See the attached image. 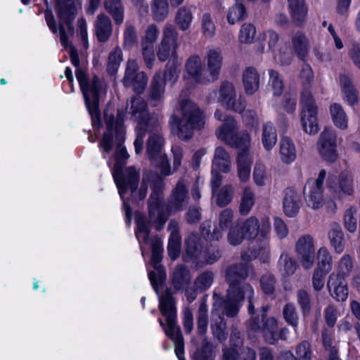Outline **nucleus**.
<instances>
[{
  "label": "nucleus",
  "instance_id": "nucleus-46",
  "mask_svg": "<svg viewBox=\"0 0 360 360\" xmlns=\"http://www.w3.org/2000/svg\"><path fill=\"white\" fill-rule=\"evenodd\" d=\"M105 8L112 15L116 24L120 25L124 20V8L121 0H105Z\"/></svg>",
  "mask_w": 360,
  "mask_h": 360
},
{
  "label": "nucleus",
  "instance_id": "nucleus-3",
  "mask_svg": "<svg viewBox=\"0 0 360 360\" xmlns=\"http://www.w3.org/2000/svg\"><path fill=\"white\" fill-rule=\"evenodd\" d=\"M252 269L248 264L230 266L226 272V280L230 285L226 300L222 301L216 293L213 295L214 309L212 311L213 322L211 324V330L213 335L220 342L226 340L227 333L226 323L217 311L219 307H223L224 313L227 316L233 317L238 314L241 302L248 299L249 301L248 311L252 315L254 314L252 303L254 290L250 284L241 283L248 277Z\"/></svg>",
  "mask_w": 360,
  "mask_h": 360
},
{
  "label": "nucleus",
  "instance_id": "nucleus-22",
  "mask_svg": "<svg viewBox=\"0 0 360 360\" xmlns=\"http://www.w3.org/2000/svg\"><path fill=\"white\" fill-rule=\"evenodd\" d=\"M219 101L227 109L233 110L236 112H241L243 109V102L239 99L236 103V93L233 85L231 83L224 82L219 88Z\"/></svg>",
  "mask_w": 360,
  "mask_h": 360
},
{
  "label": "nucleus",
  "instance_id": "nucleus-61",
  "mask_svg": "<svg viewBox=\"0 0 360 360\" xmlns=\"http://www.w3.org/2000/svg\"><path fill=\"white\" fill-rule=\"evenodd\" d=\"M234 188L231 185L223 186L217 195V204L219 207H225L229 204L233 197Z\"/></svg>",
  "mask_w": 360,
  "mask_h": 360
},
{
  "label": "nucleus",
  "instance_id": "nucleus-43",
  "mask_svg": "<svg viewBox=\"0 0 360 360\" xmlns=\"http://www.w3.org/2000/svg\"><path fill=\"white\" fill-rule=\"evenodd\" d=\"M252 179L258 187H265L271 183V176L266 167L261 164L256 163L252 172Z\"/></svg>",
  "mask_w": 360,
  "mask_h": 360
},
{
  "label": "nucleus",
  "instance_id": "nucleus-12",
  "mask_svg": "<svg viewBox=\"0 0 360 360\" xmlns=\"http://www.w3.org/2000/svg\"><path fill=\"white\" fill-rule=\"evenodd\" d=\"M248 327L253 331H260L265 341L269 344H274L279 340H286L290 333L286 328L278 329L277 320L274 317L266 318L264 314L262 315L261 321L252 315L248 322Z\"/></svg>",
  "mask_w": 360,
  "mask_h": 360
},
{
  "label": "nucleus",
  "instance_id": "nucleus-27",
  "mask_svg": "<svg viewBox=\"0 0 360 360\" xmlns=\"http://www.w3.org/2000/svg\"><path fill=\"white\" fill-rule=\"evenodd\" d=\"M290 47L295 55L303 61L307 59L311 49L308 37L301 31H297L292 35Z\"/></svg>",
  "mask_w": 360,
  "mask_h": 360
},
{
  "label": "nucleus",
  "instance_id": "nucleus-13",
  "mask_svg": "<svg viewBox=\"0 0 360 360\" xmlns=\"http://www.w3.org/2000/svg\"><path fill=\"white\" fill-rule=\"evenodd\" d=\"M179 34L172 24H166L162 30L161 41L158 47L157 56L160 61L176 62L180 60L177 55Z\"/></svg>",
  "mask_w": 360,
  "mask_h": 360
},
{
  "label": "nucleus",
  "instance_id": "nucleus-45",
  "mask_svg": "<svg viewBox=\"0 0 360 360\" xmlns=\"http://www.w3.org/2000/svg\"><path fill=\"white\" fill-rule=\"evenodd\" d=\"M200 28L202 37L207 39H212L216 34V24L213 16L209 13H204L200 18Z\"/></svg>",
  "mask_w": 360,
  "mask_h": 360
},
{
  "label": "nucleus",
  "instance_id": "nucleus-20",
  "mask_svg": "<svg viewBox=\"0 0 360 360\" xmlns=\"http://www.w3.org/2000/svg\"><path fill=\"white\" fill-rule=\"evenodd\" d=\"M185 77L193 80L197 84H208L209 79L203 67L201 58L198 55L190 56L185 63Z\"/></svg>",
  "mask_w": 360,
  "mask_h": 360
},
{
  "label": "nucleus",
  "instance_id": "nucleus-63",
  "mask_svg": "<svg viewBox=\"0 0 360 360\" xmlns=\"http://www.w3.org/2000/svg\"><path fill=\"white\" fill-rule=\"evenodd\" d=\"M260 285L262 290L266 295L273 294L276 286L275 277L270 274H266L262 276L260 279Z\"/></svg>",
  "mask_w": 360,
  "mask_h": 360
},
{
  "label": "nucleus",
  "instance_id": "nucleus-35",
  "mask_svg": "<svg viewBox=\"0 0 360 360\" xmlns=\"http://www.w3.org/2000/svg\"><path fill=\"white\" fill-rule=\"evenodd\" d=\"M330 244L335 252L342 253L345 250L344 233L340 224L333 223L328 233Z\"/></svg>",
  "mask_w": 360,
  "mask_h": 360
},
{
  "label": "nucleus",
  "instance_id": "nucleus-11",
  "mask_svg": "<svg viewBox=\"0 0 360 360\" xmlns=\"http://www.w3.org/2000/svg\"><path fill=\"white\" fill-rule=\"evenodd\" d=\"M300 122L303 131L310 135L316 134L319 131L318 122L319 108L314 96L304 90L300 98Z\"/></svg>",
  "mask_w": 360,
  "mask_h": 360
},
{
  "label": "nucleus",
  "instance_id": "nucleus-62",
  "mask_svg": "<svg viewBox=\"0 0 360 360\" xmlns=\"http://www.w3.org/2000/svg\"><path fill=\"white\" fill-rule=\"evenodd\" d=\"M269 84L272 89L273 94L275 96H279L283 91V82L282 79L280 77L279 74L273 70H270L269 72Z\"/></svg>",
  "mask_w": 360,
  "mask_h": 360
},
{
  "label": "nucleus",
  "instance_id": "nucleus-8",
  "mask_svg": "<svg viewBox=\"0 0 360 360\" xmlns=\"http://www.w3.org/2000/svg\"><path fill=\"white\" fill-rule=\"evenodd\" d=\"M75 75L91 117L94 132L96 134L101 126V118L98 111V92L100 89L98 78L95 76L91 80L89 79L86 72L79 68L77 69Z\"/></svg>",
  "mask_w": 360,
  "mask_h": 360
},
{
  "label": "nucleus",
  "instance_id": "nucleus-59",
  "mask_svg": "<svg viewBox=\"0 0 360 360\" xmlns=\"http://www.w3.org/2000/svg\"><path fill=\"white\" fill-rule=\"evenodd\" d=\"M283 315L285 321L294 327L295 331H297L298 315L295 304L287 303L283 309Z\"/></svg>",
  "mask_w": 360,
  "mask_h": 360
},
{
  "label": "nucleus",
  "instance_id": "nucleus-39",
  "mask_svg": "<svg viewBox=\"0 0 360 360\" xmlns=\"http://www.w3.org/2000/svg\"><path fill=\"white\" fill-rule=\"evenodd\" d=\"M256 196L253 189L250 186H245L242 193L239 212L243 216L248 215L255 204Z\"/></svg>",
  "mask_w": 360,
  "mask_h": 360
},
{
  "label": "nucleus",
  "instance_id": "nucleus-24",
  "mask_svg": "<svg viewBox=\"0 0 360 360\" xmlns=\"http://www.w3.org/2000/svg\"><path fill=\"white\" fill-rule=\"evenodd\" d=\"M327 288L330 295L338 302H344L348 297V288L345 279L338 277L332 273L327 282Z\"/></svg>",
  "mask_w": 360,
  "mask_h": 360
},
{
  "label": "nucleus",
  "instance_id": "nucleus-42",
  "mask_svg": "<svg viewBox=\"0 0 360 360\" xmlns=\"http://www.w3.org/2000/svg\"><path fill=\"white\" fill-rule=\"evenodd\" d=\"M296 261L286 252H283L278 262V269L283 277L294 274L297 269Z\"/></svg>",
  "mask_w": 360,
  "mask_h": 360
},
{
  "label": "nucleus",
  "instance_id": "nucleus-15",
  "mask_svg": "<svg viewBox=\"0 0 360 360\" xmlns=\"http://www.w3.org/2000/svg\"><path fill=\"white\" fill-rule=\"evenodd\" d=\"M248 240H259L266 238L271 233V224L268 216L259 219L256 216H250L240 222Z\"/></svg>",
  "mask_w": 360,
  "mask_h": 360
},
{
  "label": "nucleus",
  "instance_id": "nucleus-2",
  "mask_svg": "<svg viewBox=\"0 0 360 360\" xmlns=\"http://www.w3.org/2000/svg\"><path fill=\"white\" fill-rule=\"evenodd\" d=\"M136 224L135 233L143 257L146 251L145 245L150 244L151 248L150 264L154 268V271H148V277L153 289L158 295L159 309L166 318V324L161 319H159L158 321L167 336L174 342V351L179 360H186L183 356L184 352V339L180 328L176 325V308L174 298L169 289L166 288L162 294H160L158 290L159 285H162L166 278L165 271L160 264L163 252L162 241L156 237L153 238L149 237V224L144 215L136 214Z\"/></svg>",
  "mask_w": 360,
  "mask_h": 360
},
{
  "label": "nucleus",
  "instance_id": "nucleus-41",
  "mask_svg": "<svg viewBox=\"0 0 360 360\" xmlns=\"http://www.w3.org/2000/svg\"><path fill=\"white\" fill-rule=\"evenodd\" d=\"M277 132L274 126L267 122L263 125L262 134V143L266 150H271L277 143Z\"/></svg>",
  "mask_w": 360,
  "mask_h": 360
},
{
  "label": "nucleus",
  "instance_id": "nucleus-17",
  "mask_svg": "<svg viewBox=\"0 0 360 360\" xmlns=\"http://www.w3.org/2000/svg\"><path fill=\"white\" fill-rule=\"evenodd\" d=\"M139 65L135 60H129L127 63L123 84L131 87L136 94H142L148 84V77L144 72H138Z\"/></svg>",
  "mask_w": 360,
  "mask_h": 360
},
{
  "label": "nucleus",
  "instance_id": "nucleus-36",
  "mask_svg": "<svg viewBox=\"0 0 360 360\" xmlns=\"http://www.w3.org/2000/svg\"><path fill=\"white\" fill-rule=\"evenodd\" d=\"M329 111L333 124L342 130L348 128V116L342 107L338 103H333L329 106Z\"/></svg>",
  "mask_w": 360,
  "mask_h": 360
},
{
  "label": "nucleus",
  "instance_id": "nucleus-56",
  "mask_svg": "<svg viewBox=\"0 0 360 360\" xmlns=\"http://www.w3.org/2000/svg\"><path fill=\"white\" fill-rule=\"evenodd\" d=\"M122 60V50L120 48L117 47L114 49L109 54L108 63L107 66L108 72L110 75L115 74L119 69Z\"/></svg>",
  "mask_w": 360,
  "mask_h": 360
},
{
  "label": "nucleus",
  "instance_id": "nucleus-7",
  "mask_svg": "<svg viewBox=\"0 0 360 360\" xmlns=\"http://www.w3.org/2000/svg\"><path fill=\"white\" fill-rule=\"evenodd\" d=\"M120 112L124 118H129L137 122L136 139L134 145L136 154H140L143 148L144 137L147 130H152L158 125L157 119L151 117L148 111L147 103L145 100L139 96L131 97L129 103L126 108V113L118 110L117 115ZM118 115L115 120L113 117V127L115 126Z\"/></svg>",
  "mask_w": 360,
  "mask_h": 360
},
{
  "label": "nucleus",
  "instance_id": "nucleus-50",
  "mask_svg": "<svg viewBox=\"0 0 360 360\" xmlns=\"http://www.w3.org/2000/svg\"><path fill=\"white\" fill-rule=\"evenodd\" d=\"M207 325V305L206 304V299H202L200 302L197 318V329L198 333L200 335H204L206 333Z\"/></svg>",
  "mask_w": 360,
  "mask_h": 360
},
{
  "label": "nucleus",
  "instance_id": "nucleus-60",
  "mask_svg": "<svg viewBox=\"0 0 360 360\" xmlns=\"http://www.w3.org/2000/svg\"><path fill=\"white\" fill-rule=\"evenodd\" d=\"M152 165L157 167L162 176H167L172 174L175 171L172 169L167 155L165 153L160 157L150 160Z\"/></svg>",
  "mask_w": 360,
  "mask_h": 360
},
{
  "label": "nucleus",
  "instance_id": "nucleus-4",
  "mask_svg": "<svg viewBox=\"0 0 360 360\" xmlns=\"http://www.w3.org/2000/svg\"><path fill=\"white\" fill-rule=\"evenodd\" d=\"M224 121L222 126L216 132L217 138L238 149L237 175L241 182H247L250 177L252 163V158L248 153L250 136L243 133L240 136H236V122L232 117H226Z\"/></svg>",
  "mask_w": 360,
  "mask_h": 360
},
{
  "label": "nucleus",
  "instance_id": "nucleus-32",
  "mask_svg": "<svg viewBox=\"0 0 360 360\" xmlns=\"http://www.w3.org/2000/svg\"><path fill=\"white\" fill-rule=\"evenodd\" d=\"M170 236L167 246L168 255L172 260H175L180 254L181 238L179 232V224L171 220L168 224Z\"/></svg>",
  "mask_w": 360,
  "mask_h": 360
},
{
  "label": "nucleus",
  "instance_id": "nucleus-14",
  "mask_svg": "<svg viewBox=\"0 0 360 360\" xmlns=\"http://www.w3.org/2000/svg\"><path fill=\"white\" fill-rule=\"evenodd\" d=\"M326 186L334 200H343L354 195L355 192L354 176L348 170L341 172L335 179L330 176Z\"/></svg>",
  "mask_w": 360,
  "mask_h": 360
},
{
  "label": "nucleus",
  "instance_id": "nucleus-25",
  "mask_svg": "<svg viewBox=\"0 0 360 360\" xmlns=\"http://www.w3.org/2000/svg\"><path fill=\"white\" fill-rule=\"evenodd\" d=\"M339 84L342 95V100L349 106L355 107L359 101L357 90L353 84L352 78L345 74L339 77Z\"/></svg>",
  "mask_w": 360,
  "mask_h": 360
},
{
  "label": "nucleus",
  "instance_id": "nucleus-26",
  "mask_svg": "<svg viewBox=\"0 0 360 360\" xmlns=\"http://www.w3.org/2000/svg\"><path fill=\"white\" fill-rule=\"evenodd\" d=\"M214 275L212 271H205L200 274L194 281L193 289L186 290V298L192 302L196 298L198 292L209 289L213 283Z\"/></svg>",
  "mask_w": 360,
  "mask_h": 360
},
{
  "label": "nucleus",
  "instance_id": "nucleus-58",
  "mask_svg": "<svg viewBox=\"0 0 360 360\" xmlns=\"http://www.w3.org/2000/svg\"><path fill=\"white\" fill-rule=\"evenodd\" d=\"M270 235L266 238H262L257 242L259 247L255 250L254 257L259 259L262 262H266L269 259L270 248H269Z\"/></svg>",
  "mask_w": 360,
  "mask_h": 360
},
{
  "label": "nucleus",
  "instance_id": "nucleus-31",
  "mask_svg": "<svg viewBox=\"0 0 360 360\" xmlns=\"http://www.w3.org/2000/svg\"><path fill=\"white\" fill-rule=\"evenodd\" d=\"M288 4L292 22L298 27L304 25L308 14L305 0H288Z\"/></svg>",
  "mask_w": 360,
  "mask_h": 360
},
{
  "label": "nucleus",
  "instance_id": "nucleus-57",
  "mask_svg": "<svg viewBox=\"0 0 360 360\" xmlns=\"http://www.w3.org/2000/svg\"><path fill=\"white\" fill-rule=\"evenodd\" d=\"M356 208L354 207H350L346 210L344 217L343 224L345 229L353 233L356 232L357 229V219L356 218Z\"/></svg>",
  "mask_w": 360,
  "mask_h": 360
},
{
  "label": "nucleus",
  "instance_id": "nucleus-49",
  "mask_svg": "<svg viewBox=\"0 0 360 360\" xmlns=\"http://www.w3.org/2000/svg\"><path fill=\"white\" fill-rule=\"evenodd\" d=\"M181 60L169 62L164 72H160L162 75L163 81L172 84H174L179 79L180 74Z\"/></svg>",
  "mask_w": 360,
  "mask_h": 360
},
{
  "label": "nucleus",
  "instance_id": "nucleus-21",
  "mask_svg": "<svg viewBox=\"0 0 360 360\" xmlns=\"http://www.w3.org/2000/svg\"><path fill=\"white\" fill-rule=\"evenodd\" d=\"M207 67V77L209 84L218 79L223 63V56L219 49H211L208 50L205 56Z\"/></svg>",
  "mask_w": 360,
  "mask_h": 360
},
{
  "label": "nucleus",
  "instance_id": "nucleus-19",
  "mask_svg": "<svg viewBox=\"0 0 360 360\" xmlns=\"http://www.w3.org/2000/svg\"><path fill=\"white\" fill-rule=\"evenodd\" d=\"M295 252L302 266L305 269H311L315 259L314 240L311 236L305 234L295 243Z\"/></svg>",
  "mask_w": 360,
  "mask_h": 360
},
{
  "label": "nucleus",
  "instance_id": "nucleus-1",
  "mask_svg": "<svg viewBox=\"0 0 360 360\" xmlns=\"http://www.w3.org/2000/svg\"><path fill=\"white\" fill-rule=\"evenodd\" d=\"M104 119L106 130L103 134L100 146L105 153H109L113 143L117 144L115 154L116 163L112 176L121 198L124 199V195L129 189L134 198L143 200L146 197L148 188L150 186L152 190L148 200L150 222L154 225L158 231H160L167 220V216L163 212V179L155 173H146L143 175L139 190L136 191L139 174L135 168L130 167L126 169L123 176L120 174L119 170L121 168L122 161L129 158L126 148L122 145L125 137V131L123 126L124 118L119 112L118 119L115 126L113 127V115L107 110L104 113ZM123 207L125 211L127 223L129 224L131 217V209L125 200H123Z\"/></svg>",
  "mask_w": 360,
  "mask_h": 360
},
{
  "label": "nucleus",
  "instance_id": "nucleus-30",
  "mask_svg": "<svg viewBox=\"0 0 360 360\" xmlns=\"http://www.w3.org/2000/svg\"><path fill=\"white\" fill-rule=\"evenodd\" d=\"M191 274L188 269L184 264H179L175 266L172 275V285L176 290H191L188 288L191 283Z\"/></svg>",
  "mask_w": 360,
  "mask_h": 360
},
{
  "label": "nucleus",
  "instance_id": "nucleus-10",
  "mask_svg": "<svg viewBox=\"0 0 360 360\" xmlns=\"http://www.w3.org/2000/svg\"><path fill=\"white\" fill-rule=\"evenodd\" d=\"M199 240L197 234H191L186 240V253L183 257L185 262L194 263L196 268L206 264H212L221 257L220 251L215 248L208 249L202 253Z\"/></svg>",
  "mask_w": 360,
  "mask_h": 360
},
{
  "label": "nucleus",
  "instance_id": "nucleus-29",
  "mask_svg": "<svg viewBox=\"0 0 360 360\" xmlns=\"http://www.w3.org/2000/svg\"><path fill=\"white\" fill-rule=\"evenodd\" d=\"M186 183L184 179L177 182L169 200L171 211L181 210L188 203Z\"/></svg>",
  "mask_w": 360,
  "mask_h": 360
},
{
  "label": "nucleus",
  "instance_id": "nucleus-34",
  "mask_svg": "<svg viewBox=\"0 0 360 360\" xmlns=\"http://www.w3.org/2000/svg\"><path fill=\"white\" fill-rule=\"evenodd\" d=\"M260 77L257 70L252 67L247 68L243 74V83L246 94L252 95L259 87Z\"/></svg>",
  "mask_w": 360,
  "mask_h": 360
},
{
  "label": "nucleus",
  "instance_id": "nucleus-44",
  "mask_svg": "<svg viewBox=\"0 0 360 360\" xmlns=\"http://www.w3.org/2000/svg\"><path fill=\"white\" fill-rule=\"evenodd\" d=\"M193 15L191 8L182 6L178 9L175 15V23L181 31L188 30L193 22Z\"/></svg>",
  "mask_w": 360,
  "mask_h": 360
},
{
  "label": "nucleus",
  "instance_id": "nucleus-54",
  "mask_svg": "<svg viewBox=\"0 0 360 360\" xmlns=\"http://www.w3.org/2000/svg\"><path fill=\"white\" fill-rule=\"evenodd\" d=\"M246 239L240 222H236L231 226L227 233V240L231 245H238Z\"/></svg>",
  "mask_w": 360,
  "mask_h": 360
},
{
  "label": "nucleus",
  "instance_id": "nucleus-16",
  "mask_svg": "<svg viewBox=\"0 0 360 360\" xmlns=\"http://www.w3.org/2000/svg\"><path fill=\"white\" fill-rule=\"evenodd\" d=\"M234 217L233 211L226 208L222 210L218 217V226L211 232V222L205 221L201 224L200 232L202 236L207 240H218L223 236V231L233 226Z\"/></svg>",
  "mask_w": 360,
  "mask_h": 360
},
{
  "label": "nucleus",
  "instance_id": "nucleus-52",
  "mask_svg": "<svg viewBox=\"0 0 360 360\" xmlns=\"http://www.w3.org/2000/svg\"><path fill=\"white\" fill-rule=\"evenodd\" d=\"M247 15L246 8L241 2H236L231 6L227 14L229 23L233 25L240 20H243Z\"/></svg>",
  "mask_w": 360,
  "mask_h": 360
},
{
  "label": "nucleus",
  "instance_id": "nucleus-9",
  "mask_svg": "<svg viewBox=\"0 0 360 360\" xmlns=\"http://www.w3.org/2000/svg\"><path fill=\"white\" fill-rule=\"evenodd\" d=\"M326 177V171H319L315 180L309 181L304 186L305 200L309 207L314 210L324 207L328 212L334 213L337 210V204L333 198L323 196V184Z\"/></svg>",
  "mask_w": 360,
  "mask_h": 360
},
{
  "label": "nucleus",
  "instance_id": "nucleus-18",
  "mask_svg": "<svg viewBox=\"0 0 360 360\" xmlns=\"http://www.w3.org/2000/svg\"><path fill=\"white\" fill-rule=\"evenodd\" d=\"M336 141L337 135L335 131L325 129L321 132L318 140L317 149L323 160L330 162L337 160Z\"/></svg>",
  "mask_w": 360,
  "mask_h": 360
},
{
  "label": "nucleus",
  "instance_id": "nucleus-37",
  "mask_svg": "<svg viewBox=\"0 0 360 360\" xmlns=\"http://www.w3.org/2000/svg\"><path fill=\"white\" fill-rule=\"evenodd\" d=\"M283 206L286 216L289 217H295L300 208V198L299 195L291 190L287 191L283 200Z\"/></svg>",
  "mask_w": 360,
  "mask_h": 360
},
{
  "label": "nucleus",
  "instance_id": "nucleus-33",
  "mask_svg": "<svg viewBox=\"0 0 360 360\" xmlns=\"http://www.w3.org/2000/svg\"><path fill=\"white\" fill-rule=\"evenodd\" d=\"M94 31L100 42L107 41L112 34V24L110 18L105 13H99L94 22Z\"/></svg>",
  "mask_w": 360,
  "mask_h": 360
},
{
  "label": "nucleus",
  "instance_id": "nucleus-53",
  "mask_svg": "<svg viewBox=\"0 0 360 360\" xmlns=\"http://www.w3.org/2000/svg\"><path fill=\"white\" fill-rule=\"evenodd\" d=\"M353 269V261L349 255H344L338 262L336 267V272L335 275L338 277L346 279L348 277Z\"/></svg>",
  "mask_w": 360,
  "mask_h": 360
},
{
  "label": "nucleus",
  "instance_id": "nucleus-64",
  "mask_svg": "<svg viewBox=\"0 0 360 360\" xmlns=\"http://www.w3.org/2000/svg\"><path fill=\"white\" fill-rule=\"evenodd\" d=\"M348 56L355 68L360 71V43L353 42L351 44Z\"/></svg>",
  "mask_w": 360,
  "mask_h": 360
},
{
  "label": "nucleus",
  "instance_id": "nucleus-38",
  "mask_svg": "<svg viewBox=\"0 0 360 360\" xmlns=\"http://www.w3.org/2000/svg\"><path fill=\"white\" fill-rule=\"evenodd\" d=\"M280 157L285 164H290L296 159V149L292 141L287 136L282 137L280 141Z\"/></svg>",
  "mask_w": 360,
  "mask_h": 360
},
{
  "label": "nucleus",
  "instance_id": "nucleus-6",
  "mask_svg": "<svg viewBox=\"0 0 360 360\" xmlns=\"http://www.w3.org/2000/svg\"><path fill=\"white\" fill-rule=\"evenodd\" d=\"M178 111L180 117L173 115L169 118L171 132L179 139L187 141L193 137L195 130L203 128L205 115L194 102L188 99L180 101Z\"/></svg>",
  "mask_w": 360,
  "mask_h": 360
},
{
  "label": "nucleus",
  "instance_id": "nucleus-5",
  "mask_svg": "<svg viewBox=\"0 0 360 360\" xmlns=\"http://www.w3.org/2000/svg\"><path fill=\"white\" fill-rule=\"evenodd\" d=\"M56 11L60 23L58 27L56 24L55 18L51 10H46L44 18L50 30L56 34L59 31L61 45L65 48H70L69 54L72 65L78 68L79 60L77 50L70 46L68 39L65 25H66L70 34H73L74 27L72 25L75 19L77 7L74 0H57Z\"/></svg>",
  "mask_w": 360,
  "mask_h": 360
},
{
  "label": "nucleus",
  "instance_id": "nucleus-48",
  "mask_svg": "<svg viewBox=\"0 0 360 360\" xmlns=\"http://www.w3.org/2000/svg\"><path fill=\"white\" fill-rule=\"evenodd\" d=\"M169 4L167 0H153L151 4V13L153 19L156 21L165 20L169 15Z\"/></svg>",
  "mask_w": 360,
  "mask_h": 360
},
{
  "label": "nucleus",
  "instance_id": "nucleus-40",
  "mask_svg": "<svg viewBox=\"0 0 360 360\" xmlns=\"http://www.w3.org/2000/svg\"><path fill=\"white\" fill-rule=\"evenodd\" d=\"M212 164L213 169H217L224 173L230 172L231 167V158L229 153L222 147L216 148Z\"/></svg>",
  "mask_w": 360,
  "mask_h": 360
},
{
  "label": "nucleus",
  "instance_id": "nucleus-51",
  "mask_svg": "<svg viewBox=\"0 0 360 360\" xmlns=\"http://www.w3.org/2000/svg\"><path fill=\"white\" fill-rule=\"evenodd\" d=\"M318 266L316 269H320L321 271L328 273L333 266L332 256L328 249L325 247L320 248L317 252Z\"/></svg>",
  "mask_w": 360,
  "mask_h": 360
},
{
  "label": "nucleus",
  "instance_id": "nucleus-47",
  "mask_svg": "<svg viewBox=\"0 0 360 360\" xmlns=\"http://www.w3.org/2000/svg\"><path fill=\"white\" fill-rule=\"evenodd\" d=\"M314 78V75L312 68L309 64L304 63L299 74V79L302 84L300 96H302V94L304 90L308 91L310 94H312L311 86Z\"/></svg>",
  "mask_w": 360,
  "mask_h": 360
},
{
  "label": "nucleus",
  "instance_id": "nucleus-23",
  "mask_svg": "<svg viewBox=\"0 0 360 360\" xmlns=\"http://www.w3.org/2000/svg\"><path fill=\"white\" fill-rule=\"evenodd\" d=\"M159 123L152 130H147L150 135L146 143V154L150 160L165 154L163 148L165 140L162 135L158 131Z\"/></svg>",
  "mask_w": 360,
  "mask_h": 360
},
{
  "label": "nucleus",
  "instance_id": "nucleus-55",
  "mask_svg": "<svg viewBox=\"0 0 360 360\" xmlns=\"http://www.w3.org/2000/svg\"><path fill=\"white\" fill-rule=\"evenodd\" d=\"M256 27L250 23H244L239 31L238 41L240 44H252L255 41Z\"/></svg>",
  "mask_w": 360,
  "mask_h": 360
},
{
  "label": "nucleus",
  "instance_id": "nucleus-28",
  "mask_svg": "<svg viewBox=\"0 0 360 360\" xmlns=\"http://www.w3.org/2000/svg\"><path fill=\"white\" fill-rule=\"evenodd\" d=\"M165 85L162 74L160 72H156L151 80L148 92V100L153 106H157L163 101Z\"/></svg>",
  "mask_w": 360,
  "mask_h": 360
}]
</instances>
